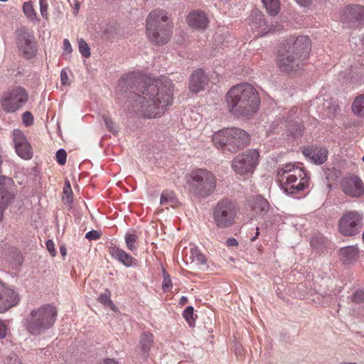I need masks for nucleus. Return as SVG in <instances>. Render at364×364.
I'll list each match as a JSON object with an SVG mask.
<instances>
[{
	"label": "nucleus",
	"mask_w": 364,
	"mask_h": 364,
	"mask_svg": "<svg viewBox=\"0 0 364 364\" xmlns=\"http://www.w3.org/2000/svg\"><path fill=\"white\" fill-rule=\"evenodd\" d=\"M118 87L122 90L135 89L141 92L135 100L134 107L137 114L144 118L161 117L172 105L173 84L171 80L164 77L154 84L145 86L144 76L139 72H131L122 75Z\"/></svg>",
	"instance_id": "1"
},
{
	"label": "nucleus",
	"mask_w": 364,
	"mask_h": 364,
	"mask_svg": "<svg viewBox=\"0 0 364 364\" xmlns=\"http://www.w3.org/2000/svg\"><path fill=\"white\" fill-rule=\"evenodd\" d=\"M229 112L237 117H252L259 109L260 97L250 83H240L232 87L226 94Z\"/></svg>",
	"instance_id": "2"
},
{
	"label": "nucleus",
	"mask_w": 364,
	"mask_h": 364,
	"mask_svg": "<svg viewBox=\"0 0 364 364\" xmlns=\"http://www.w3.org/2000/svg\"><path fill=\"white\" fill-rule=\"evenodd\" d=\"M311 40L306 36L291 37L286 41L278 52L277 66L282 73L291 74L301 69V63L308 58Z\"/></svg>",
	"instance_id": "3"
},
{
	"label": "nucleus",
	"mask_w": 364,
	"mask_h": 364,
	"mask_svg": "<svg viewBox=\"0 0 364 364\" xmlns=\"http://www.w3.org/2000/svg\"><path fill=\"white\" fill-rule=\"evenodd\" d=\"M173 24L168 21L167 12L155 9L149 13L146 20V35L151 43L164 45L172 36Z\"/></svg>",
	"instance_id": "4"
},
{
	"label": "nucleus",
	"mask_w": 364,
	"mask_h": 364,
	"mask_svg": "<svg viewBox=\"0 0 364 364\" xmlns=\"http://www.w3.org/2000/svg\"><path fill=\"white\" fill-rule=\"evenodd\" d=\"M58 311L51 304H45L33 309L24 319V326L29 333L39 336L54 325Z\"/></svg>",
	"instance_id": "5"
},
{
	"label": "nucleus",
	"mask_w": 364,
	"mask_h": 364,
	"mask_svg": "<svg viewBox=\"0 0 364 364\" xmlns=\"http://www.w3.org/2000/svg\"><path fill=\"white\" fill-rule=\"evenodd\" d=\"M239 212L240 205L235 200L223 198L212 208L213 224L218 229L230 228L235 224Z\"/></svg>",
	"instance_id": "6"
},
{
	"label": "nucleus",
	"mask_w": 364,
	"mask_h": 364,
	"mask_svg": "<svg viewBox=\"0 0 364 364\" xmlns=\"http://www.w3.org/2000/svg\"><path fill=\"white\" fill-rule=\"evenodd\" d=\"M16 43L18 55L26 60L36 57L37 42L33 31L23 26L16 30Z\"/></svg>",
	"instance_id": "7"
},
{
	"label": "nucleus",
	"mask_w": 364,
	"mask_h": 364,
	"mask_svg": "<svg viewBox=\"0 0 364 364\" xmlns=\"http://www.w3.org/2000/svg\"><path fill=\"white\" fill-rule=\"evenodd\" d=\"M28 101L27 90L20 86L8 89L1 96L0 103L6 113H14L23 107Z\"/></svg>",
	"instance_id": "8"
},
{
	"label": "nucleus",
	"mask_w": 364,
	"mask_h": 364,
	"mask_svg": "<svg viewBox=\"0 0 364 364\" xmlns=\"http://www.w3.org/2000/svg\"><path fill=\"white\" fill-rule=\"evenodd\" d=\"M363 215L357 210H348L343 213L338 223L339 232L346 237L359 234L363 227Z\"/></svg>",
	"instance_id": "9"
},
{
	"label": "nucleus",
	"mask_w": 364,
	"mask_h": 364,
	"mask_svg": "<svg viewBox=\"0 0 364 364\" xmlns=\"http://www.w3.org/2000/svg\"><path fill=\"white\" fill-rule=\"evenodd\" d=\"M259 156L257 149H249L232 160V168L240 175L252 172L257 164Z\"/></svg>",
	"instance_id": "10"
},
{
	"label": "nucleus",
	"mask_w": 364,
	"mask_h": 364,
	"mask_svg": "<svg viewBox=\"0 0 364 364\" xmlns=\"http://www.w3.org/2000/svg\"><path fill=\"white\" fill-rule=\"evenodd\" d=\"M310 179V173L304 168L294 164H287L278 168L276 175L277 182H306Z\"/></svg>",
	"instance_id": "11"
},
{
	"label": "nucleus",
	"mask_w": 364,
	"mask_h": 364,
	"mask_svg": "<svg viewBox=\"0 0 364 364\" xmlns=\"http://www.w3.org/2000/svg\"><path fill=\"white\" fill-rule=\"evenodd\" d=\"M341 20L353 27L364 26V6L353 4L345 6L341 15Z\"/></svg>",
	"instance_id": "12"
},
{
	"label": "nucleus",
	"mask_w": 364,
	"mask_h": 364,
	"mask_svg": "<svg viewBox=\"0 0 364 364\" xmlns=\"http://www.w3.org/2000/svg\"><path fill=\"white\" fill-rule=\"evenodd\" d=\"M12 141L17 155L24 160H30L33 156V148L23 132L16 129L12 132Z\"/></svg>",
	"instance_id": "13"
},
{
	"label": "nucleus",
	"mask_w": 364,
	"mask_h": 364,
	"mask_svg": "<svg viewBox=\"0 0 364 364\" xmlns=\"http://www.w3.org/2000/svg\"><path fill=\"white\" fill-rule=\"evenodd\" d=\"M18 189L12 183H0V223L4 218V211L16 199Z\"/></svg>",
	"instance_id": "14"
},
{
	"label": "nucleus",
	"mask_w": 364,
	"mask_h": 364,
	"mask_svg": "<svg viewBox=\"0 0 364 364\" xmlns=\"http://www.w3.org/2000/svg\"><path fill=\"white\" fill-rule=\"evenodd\" d=\"M229 151L235 153L249 144L250 136L245 131L236 128H229Z\"/></svg>",
	"instance_id": "15"
},
{
	"label": "nucleus",
	"mask_w": 364,
	"mask_h": 364,
	"mask_svg": "<svg viewBox=\"0 0 364 364\" xmlns=\"http://www.w3.org/2000/svg\"><path fill=\"white\" fill-rule=\"evenodd\" d=\"M19 302V295L0 280V313H4Z\"/></svg>",
	"instance_id": "16"
},
{
	"label": "nucleus",
	"mask_w": 364,
	"mask_h": 364,
	"mask_svg": "<svg viewBox=\"0 0 364 364\" xmlns=\"http://www.w3.org/2000/svg\"><path fill=\"white\" fill-rule=\"evenodd\" d=\"M302 154L313 164L316 165H321L326 161L328 159V151L324 146L312 145L304 147Z\"/></svg>",
	"instance_id": "17"
},
{
	"label": "nucleus",
	"mask_w": 364,
	"mask_h": 364,
	"mask_svg": "<svg viewBox=\"0 0 364 364\" xmlns=\"http://www.w3.org/2000/svg\"><path fill=\"white\" fill-rule=\"evenodd\" d=\"M249 23L251 29L256 32L257 36H262L270 31L264 15L258 11H253L249 17Z\"/></svg>",
	"instance_id": "18"
},
{
	"label": "nucleus",
	"mask_w": 364,
	"mask_h": 364,
	"mask_svg": "<svg viewBox=\"0 0 364 364\" xmlns=\"http://www.w3.org/2000/svg\"><path fill=\"white\" fill-rule=\"evenodd\" d=\"M209 82V78L202 69L196 70L190 77L189 90L198 93L204 90Z\"/></svg>",
	"instance_id": "19"
},
{
	"label": "nucleus",
	"mask_w": 364,
	"mask_h": 364,
	"mask_svg": "<svg viewBox=\"0 0 364 364\" xmlns=\"http://www.w3.org/2000/svg\"><path fill=\"white\" fill-rule=\"evenodd\" d=\"M108 252L112 258L117 260L127 267H136L138 265V260L127 253L123 249L115 245L109 247Z\"/></svg>",
	"instance_id": "20"
},
{
	"label": "nucleus",
	"mask_w": 364,
	"mask_h": 364,
	"mask_svg": "<svg viewBox=\"0 0 364 364\" xmlns=\"http://www.w3.org/2000/svg\"><path fill=\"white\" fill-rule=\"evenodd\" d=\"M154 345V335L149 331H143L140 334L138 348L139 357L146 360L149 356V352Z\"/></svg>",
	"instance_id": "21"
},
{
	"label": "nucleus",
	"mask_w": 364,
	"mask_h": 364,
	"mask_svg": "<svg viewBox=\"0 0 364 364\" xmlns=\"http://www.w3.org/2000/svg\"><path fill=\"white\" fill-rule=\"evenodd\" d=\"M190 194L197 198H205L213 193L215 183H188Z\"/></svg>",
	"instance_id": "22"
},
{
	"label": "nucleus",
	"mask_w": 364,
	"mask_h": 364,
	"mask_svg": "<svg viewBox=\"0 0 364 364\" xmlns=\"http://www.w3.org/2000/svg\"><path fill=\"white\" fill-rule=\"evenodd\" d=\"M187 21L191 27L199 30H204L209 23L206 14L201 11L191 12L187 16Z\"/></svg>",
	"instance_id": "23"
},
{
	"label": "nucleus",
	"mask_w": 364,
	"mask_h": 364,
	"mask_svg": "<svg viewBox=\"0 0 364 364\" xmlns=\"http://www.w3.org/2000/svg\"><path fill=\"white\" fill-rule=\"evenodd\" d=\"M193 182H213L215 176L206 168H196L192 170L187 176Z\"/></svg>",
	"instance_id": "24"
},
{
	"label": "nucleus",
	"mask_w": 364,
	"mask_h": 364,
	"mask_svg": "<svg viewBox=\"0 0 364 364\" xmlns=\"http://www.w3.org/2000/svg\"><path fill=\"white\" fill-rule=\"evenodd\" d=\"M310 245L311 248L316 252V253L321 254L331 246V242L322 234L318 233L312 236Z\"/></svg>",
	"instance_id": "25"
},
{
	"label": "nucleus",
	"mask_w": 364,
	"mask_h": 364,
	"mask_svg": "<svg viewBox=\"0 0 364 364\" xmlns=\"http://www.w3.org/2000/svg\"><path fill=\"white\" fill-rule=\"evenodd\" d=\"M250 206L253 211L261 215H266L270 209L269 202L261 195L256 196L250 201Z\"/></svg>",
	"instance_id": "26"
},
{
	"label": "nucleus",
	"mask_w": 364,
	"mask_h": 364,
	"mask_svg": "<svg viewBox=\"0 0 364 364\" xmlns=\"http://www.w3.org/2000/svg\"><path fill=\"white\" fill-rule=\"evenodd\" d=\"M229 128L220 130L213 134V143L218 149H227L229 151Z\"/></svg>",
	"instance_id": "27"
},
{
	"label": "nucleus",
	"mask_w": 364,
	"mask_h": 364,
	"mask_svg": "<svg viewBox=\"0 0 364 364\" xmlns=\"http://www.w3.org/2000/svg\"><path fill=\"white\" fill-rule=\"evenodd\" d=\"M342 191L351 197H360L364 193L363 183H341Z\"/></svg>",
	"instance_id": "28"
},
{
	"label": "nucleus",
	"mask_w": 364,
	"mask_h": 364,
	"mask_svg": "<svg viewBox=\"0 0 364 364\" xmlns=\"http://www.w3.org/2000/svg\"><path fill=\"white\" fill-rule=\"evenodd\" d=\"M279 186L287 194L295 196L308 188L309 183H297L296 186L294 183H279Z\"/></svg>",
	"instance_id": "29"
},
{
	"label": "nucleus",
	"mask_w": 364,
	"mask_h": 364,
	"mask_svg": "<svg viewBox=\"0 0 364 364\" xmlns=\"http://www.w3.org/2000/svg\"><path fill=\"white\" fill-rule=\"evenodd\" d=\"M339 252L343 262L349 263L356 259L358 255V250L354 246H348L342 247Z\"/></svg>",
	"instance_id": "30"
},
{
	"label": "nucleus",
	"mask_w": 364,
	"mask_h": 364,
	"mask_svg": "<svg viewBox=\"0 0 364 364\" xmlns=\"http://www.w3.org/2000/svg\"><path fill=\"white\" fill-rule=\"evenodd\" d=\"M61 200L63 204L69 209L72 208L73 203V192L70 183H65Z\"/></svg>",
	"instance_id": "31"
},
{
	"label": "nucleus",
	"mask_w": 364,
	"mask_h": 364,
	"mask_svg": "<svg viewBox=\"0 0 364 364\" xmlns=\"http://www.w3.org/2000/svg\"><path fill=\"white\" fill-rule=\"evenodd\" d=\"M138 235L136 234L135 230L128 232L124 236V240L126 242L127 247L129 250L134 252L137 249L138 243Z\"/></svg>",
	"instance_id": "32"
},
{
	"label": "nucleus",
	"mask_w": 364,
	"mask_h": 364,
	"mask_svg": "<svg viewBox=\"0 0 364 364\" xmlns=\"http://www.w3.org/2000/svg\"><path fill=\"white\" fill-rule=\"evenodd\" d=\"M353 112L359 117H364V94L355 97L352 104Z\"/></svg>",
	"instance_id": "33"
},
{
	"label": "nucleus",
	"mask_w": 364,
	"mask_h": 364,
	"mask_svg": "<svg viewBox=\"0 0 364 364\" xmlns=\"http://www.w3.org/2000/svg\"><path fill=\"white\" fill-rule=\"evenodd\" d=\"M268 14L272 16H277L280 11V3L279 0H262Z\"/></svg>",
	"instance_id": "34"
},
{
	"label": "nucleus",
	"mask_w": 364,
	"mask_h": 364,
	"mask_svg": "<svg viewBox=\"0 0 364 364\" xmlns=\"http://www.w3.org/2000/svg\"><path fill=\"white\" fill-rule=\"evenodd\" d=\"M190 254V258L192 260L191 262H195L196 264L200 265H203L206 263V257L201 253L197 247L191 248Z\"/></svg>",
	"instance_id": "35"
},
{
	"label": "nucleus",
	"mask_w": 364,
	"mask_h": 364,
	"mask_svg": "<svg viewBox=\"0 0 364 364\" xmlns=\"http://www.w3.org/2000/svg\"><path fill=\"white\" fill-rule=\"evenodd\" d=\"M177 202V198L173 191H164L161 195L160 203L161 205H173Z\"/></svg>",
	"instance_id": "36"
},
{
	"label": "nucleus",
	"mask_w": 364,
	"mask_h": 364,
	"mask_svg": "<svg viewBox=\"0 0 364 364\" xmlns=\"http://www.w3.org/2000/svg\"><path fill=\"white\" fill-rule=\"evenodd\" d=\"M23 11L26 16L31 21H37V13L35 11L33 3L31 1L24 2L23 5Z\"/></svg>",
	"instance_id": "37"
},
{
	"label": "nucleus",
	"mask_w": 364,
	"mask_h": 364,
	"mask_svg": "<svg viewBox=\"0 0 364 364\" xmlns=\"http://www.w3.org/2000/svg\"><path fill=\"white\" fill-rule=\"evenodd\" d=\"M183 316L190 326H194L196 318L194 317V309L192 306H188L185 309Z\"/></svg>",
	"instance_id": "38"
},
{
	"label": "nucleus",
	"mask_w": 364,
	"mask_h": 364,
	"mask_svg": "<svg viewBox=\"0 0 364 364\" xmlns=\"http://www.w3.org/2000/svg\"><path fill=\"white\" fill-rule=\"evenodd\" d=\"M162 274H163V282H162V290L164 292L168 291L172 287V282L171 279V277L168 272L163 267L162 268Z\"/></svg>",
	"instance_id": "39"
},
{
	"label": "nucleus",
	"mask_w": 364,
	"mask_h": 364,
	"mask_svg": "<svg viewBox=\"0 0 364 364\" xmlns=\"http://www.w3.org/2000/svg\"><path fill=\"white\" fill-rule=\"evenodd\" d=\"M78 48H79L80 53L84 58H87L90 56L91 53H90V47H89L88 44L85 42V41L83 40L82 38H80L78 41Z\"/></svg>",
	"instance_id": "40"
},
{
	"label": "nucleus",
	"mask_w": 364,
	"mask_h": 364,
	"mask_svg": "<svg viewBox=\"0 0 364 364\" xmlns=\"http://www.w3.org/2000/svg\"><path fill=\"white\" fill-rule=\"evenodd\" d=\"M110 296V291L108 289H106L104 294H102L99 296L97 301L106 306H109L111 305H113Z\"/></svg>",
	"instance_id": "41"
},
{
	"label": "nucleus",
	"mask_w": 364,
	"mask_h": 364,
	"mask_svg": "<svg viewBox=\"0 0 364 364\" xmlns=\"http://www.w3.org/2000/svg\"><path fill=\"white\" fill-rule=\"evenodd\" d=\"M351 301L355 304L364 303V289L355 291L351 296Z\"/></svg>",
	"instance_id": "42"
},
{
	"label": "nucleus",
	"mask_w": 364,
	"mask_h": 364,
	"mask_svg": "<svg viewBox=\"0 0 364 364\" xmlns=\"http://www.w3.org/2000/svg\"><path fill=\"white\" fill-rule=\"evenodd\" d=\"M56 161L60 165H64L66 163L67 159V153L65 149H60L57 151L56 154Z\"/></svg>",
	"instance_id": "43"
},
{
	"label": "nucleus",
	"mask_w": 364,
	"mask_h": 364,
	"mask_svg": "<svg viewBox=\"0 0 364 364\" xmlns=\"http://www.w3.org/2000/svg\"><path fill=\"white\" fill-rule=\"evenodd\" d=\"M40 11L42 17L45 19L48 18V4L47 0H39Z\"/></svg>",
	"instance_id": "44"
},
{
	"label": "nucleus",
	"mask_w": 364,
	"mask_h": 364,
	"mask_svg": "<svg viewBox=\"0 0 364 364\" xmlns=\"http://www.w3.org/2000/svg\"><path fill=\"white\" fill-rule=\"evenodd\" d=\"M4 364H21V361L18 355L11 353L4 358Z\"/></svg>",
	"instance_id": "45"
},
{
	"label": "nucleus",
	"mask_w": 364,
	"mask_h": 364,
	"mask_svg": "<svg viewBox=\"0 0 364 364\" xmlns=\"http://www.w3.org/2000/svg\"><path fill=\"white\" fill-rule=\"evenodd\" d=\"M22 121L26 127H29L33 124V117L31 112L26 111L22 115Z\"/></svg>",
	"instance_id": "46"
},
{
	"label": "nucleus",
	"mask_w": 364,
	"mask_h": 364,
	"mask_svg": "<svg viewBox=\"0 0 364 364\" xmlns=\"http://www.w3.org/2000/svg\"><path fill=\"white\" fill-rule=\"evenodd\" d=\"M100 236L101 234L100 232H98L97 230H92L86 233L85 238L89 240H96L99 239Z\"/></svg>",
	"instance_id": "47"
},
{
	"label": "nucleus",
	"mask_w": 364,
	"mask_h": 364,
	"mask_svg": "<svg viewBox=\"0 0 364 364\" xmlns=\"http://www.w3.org/2000/svg\"><path fill=\"white\" fill-rule=\"evenodd\" d=\"M102 119L107 129L109 132H114V123L112 122L111 118L106 115H103Z\"/></svg>",
	"instance_id": "48"
},
{
	"label": "nucleus",
	"mask_w": 364,
	"mask_h": 364,
	"mask_svg": "<svg viewBox=\"0 0 364 364\" xmlns=\"http://www.w3.org/2000/svg\"><path fill=\"white\" fill-rule=\"evenodd\" d=\"M46 247L50 255L54 257L56 255L54 242L51 240H48L46 242Z\"/></svg>",
	"instance_id": "49"
},
{
	"label": "nucleus",
	"mask_w": 364,
	"mask_h": 364,
	"mask_svg": "<svg viewBox=\"0 0 364 364\" xmlns=\"http://www.w3.org/2000/svg\"><path fill=\"white\" fill-rule=\"evenodd\" d=\"M60 81L63 85H68L70 84L68 73L65 69H63L60 71Z\"/></svg>",
	"instance_id": "50"
},
{
	"label": "nucleus",
	"mask_w": 364,
	"mask_h": 364,
	"mask_svg": "<svg viewBox=\"0 0 364 364\" xmlns=\"http://www.w3.org/2000/svg\"><path fill=\"white\" fill-rule=\"evenodd\" d=\"M304 127L300 124H296L295 129H290L291 134L294 136H296L298 135H301L303 132Z\"/></svg>",
	"instance_id": "51"
},
{
	"label": "nucleus",
	"mask_w": 364,
	"mask_h": 364,
	"mask_svg": "<svg viewBox=\"0 0 364 364\" xmlns=\"http://www.w3.org/2000/svg\"><path fill=\"white\" fill-rule=\"evenodd\" d=\"M63 49L67 53H71L73 48L68 39L65 38L63 40Z\"/></svg>",
	"instance_id": "52"
},
{
	"label": "nucleus",
	"mask_w": 364,
	"mask_h": 364,
	"mask_svg": "<svg viewBox=\"0 0 364 364\" xmlns=\"http://www.w3.org/2000/svg\"><path fill=\"white\" fill-rule=\"evenodd\" d=\"M6 335V327L5 324L0 321V338H3Z\"/></svg>",
	"instance_id": "53"
},
{
	"label": "nucleus",
	"mask_w": 364,
	"mask_h": 364,
	"mask_svg": "<svg viewBox=\"0 0 364 364\" xmlns=\"http://www.w3.org/2000/svg\"><path fill=\"white\" fill-rule=\"evenodd\" d=\"M226 244L229 247H234L237 246L238 245V242L237 240L234 237H230L227 240Z\"/></svg>",
	"instance_id": "54"
},
{
	"label": "nucleus",
	"mask_w": 364,
	"mask_h": 364,
	"mask_svg": "<svg viewBox=\"0 0 364 364\" xmlns=\"http://www.w3.org/2000/svg\"><path fill=\"white\" fill-rule=\"evenodd\" d=\"M97 364H119L118 361L114 359L106 358L98 363Z\"/></svg>",
	"instance_id": "55"
},
{
	"label": "nucleus",
	"mask_w": 364,
	"mask_h": 364,
	"mask_svg": "<svg viewBox=\"0 0 364 364\" xmlns=\"http://www.w3.org/2000/svg\"><path fill=\"white\" fill-rule=\"evenodd\" d=\"M301 6H309L311 4L313 0H295Z\"/></svg>",
	"instance_id": "56"
},
{
	"label": "nucleus",
	"mask_w": 364,
	"mask_h": 364,
	"mask_svg": "<svg viewBox=\"0 0 364 364\" xmlns=\"http://www.w3.org/2000/svg\"><path fill=\"white\" fill-rule=\"evenodd\" d=\"M297 110L298 108L296 107H294L290 109L289 113V116L287 117V119H289V122L291 121V117L296 113Z\"/></svg>",
	"instance_id": "57"
},
{
	"label": "nucleus",
	"mask_w": 364,
	"mask_h": 364,
	"mask_svg": "<svg viewBox=\"0 0 364 364\" xmlns=\"http://www.w3.org/2000/svg\"><path fill=\"white\" fill-rule=\"evenodd\" d=\"M60 252L63 257H65L67 255V250L65 246H61L60 247Z\"/></svg>",
	"instance_id": "58"
},
{
	"label": "nucleus",
	"mask_w": 364,
	"mask_h": 364,
	"mask_svg": "<svg viewBox=\"0 0 364 364\" xmlns=\"http://www.w3.org/2000/svg\"><path fill=\"white\" fill-rule=\"evenodd\" d=\"M188 302V299L186 296H182L180 299L179 304L182 306L185 305Z\"/></svg>",
	"instance_id": "59"
},
{
	"label": "nucleus",
	"mask_w": 364,
	"mask_h": 364,
	"mask_svg": "<svg viewBox=\"0 0 364 364\" xmlns=\"http://www.w3.org/2000/svg\"><path fill=\"white\" fill-rule=\"evenodd\" d=\"M259 235V229L258 227H257L255 235L251 239V241H255Z\"/></svg>",
	"instance_id": "60"
},
{
	"label": "nucleus",
	"mask_w": 364,
	"mask_h": 364,
	"mask_svg": "<svg viewBox=\"0 0 364 364\" xmlns=\"http://www.w3.org/2000/svg\"><path fill=\"white\" fill-rule=\"evenodd\" d=\"M353 182L357 183V182H362V181H360V178H355L353 180Z\"/></svg>",
	"instance_id": "61"
},
{
	"label": "nucleus",
	"mask_w": 364,
	"mask_h": 364,
	"mask_svg": "<svg viewBox=\"0 0 364 364\" xmlns=\"http://www.w3.org/2000/svg\"><path fill=\"white\" fill-rule=\"evenodd\" d=\"M341 364H357L356 363H342Z\"/></svg>",
	"instance_id": "62"
},
{
	"label": "nucleus",
	"mask_w": 364,
	"mask_h": 364,
	"mask_svg": "<svg viewBox=\"0 0 364 364\" xmlns=\"http://www.w3.org/2000/svg\"><path fill=\"white\" fill-rule=\"evenodd\" d=\"M328 187L329 188H331V183H328Z\"/></svg>",
	"instance_id": "63"
},
{
	"label": "nucleus",
	"mask_w": 364,
	"mask_h": 364,
	"mask_svg": "<svg viewBox=\"0 0 364 364\" xmlns=\"http://www.w3.org/2000/svg\"><path fill=\"white\" fill-rule=\"evenodd\" d=\"M363 161L364 162V156H363V159H362Z\"/></svg>",
	"instance_id": "64"
}]
</instances>
